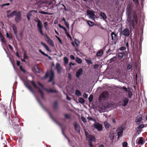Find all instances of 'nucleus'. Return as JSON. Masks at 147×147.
I'll list each match as a JSON object with an SVG mask.
<instances>
[{"instance_id":"obj_13","label":"nucleus","mask_w":147,"mask_h":147,"mask_svg":"<svg viewBox=\"0 0 147 147\" xmlns=\"http://www.w3.org/2000/svg\"><path fill=\"white\" fill-rule=\"evenodd\" d=\"M124 127L123 125L121 127H118L117 130L116 132L118 136H122L123 132Z\"/></svg>"},{"instance_id":"obj_23","label":"nucleus","mask_w":147,"mask_h":147,"mask_svg":"<svg viewBox=\"0 0 147 147\" xmlns=\"http://www.w3.org/2000/svg\"><path fill=\"white\" fill-rule=\"evenodd\" d=\"M56 69L58 73L60 74L61 72V67L60 64L59 63H57L56 65Z\"/></svg>"},{"instance_id":"obj_30","label":"nucleus","mask_w":147,"mask_h":147,"mask_svg":"<svg viewBox=\"0 0 147 147\" xmlns=\"http://www.w3.org/2000/svg\"><path fill=\"white\" fill-rule=\"evenodd\" d=\"M104 124L105 129L108 130L107 129L111 127V125L107 121H105Z\"/></svg>"},{"instance_id":"obj_14","label":"nucleus","mask_w":147,"mask_h":147,"mask_svg":"<svg viewBox=\"0 0 147 147\" xmlns=\"http://www.w3.org/2000/svg\"><path fill=\"white\" fill-rule=\"evenodd\" d=\"M73 125L75 128V131H77L78 134H80V129L81 128L80 125L78 124L76 121L74 122Z\"/></svg>"},{"instance_id":"obj_44","label":"nucleus","mask_w":147,"mask_h":147,"mask_svg":"<svg viewBox=\"0 0 147 147\" xmlns=\"http://www.w3.org/2000/svg\"><path fill=\"white\" fill-rule=\"evenodd\" d=\"M132 67L131 64V63H129L127 64V70H129Z\"/></svg>"},{"instance_id":"obj_46","label":"nucleus","mask_w":147,"mask_h":147,"mask_svg":"<svg viewBox=\"0 0 147 147\" xmlns=\"http://www.w3.org/2000/svg\"><path fill=\"white\" fill-rule=\"evenodd\" d=\"M139 126L137 127V129L139 130H142L144 127V124H141L140 125H139Z\"/></svg>"},{"instance_id":"obj_3","label":"nucleus","mask_w":147,"mask_h":147,"mask_svg":"<svg viewBox=\"0 0 147 147\" xmlns=\"http://www.w3.org/2000/svg\"><path fill=\"white\" fill-rule=\"evenodd\" d=\"M49 76V80H48V82H51L54 80L55 74L52 68L49 71H47L43 78V79H46Z\"/></svg>"},{"instance_id":"obj_39","label":"nucleus","mask_w":147,"mask_h":147,"mask_svg":"<svg viewBox=\"0 0 147 147\" xmlns=\"http://www.w3.org/2000/svg\"><path fill=\"white\" fill-rule=\"evenodd\" d=\"M89 138V140H88V141L94 142L95 141V137L92 135L90 136Z\"/></svg>"},{"instance_id":"obj_51","label":"nucleus","mask_w":147,"mask_h":147,"mask_svg":"<svg viewBox=\"0 0 147 147\" xmlns=\"http://www.w3.org/2000/svg\"><path fill=\"white\" fill-rule=\"evenodd\" d=\"M93 96L91 94L90 95L88 98L89 101L90 102H91L92 101L93 99Z\"/></svg>"},{"instance_id":"obj_31","label":"nucleus","mask_w":147,"mask_h":147,"mask_svg":"<svg viewBox=\"0 0 147 147\" xmlns=\"http://www.w3.org/2000/svg\"><path fill=\"white\" fill-rule=\"evenodd\" d=\"M33 69L36 73H39L40 72V69L37 65H34Z\"/></svg>"},{"instance_id":"obj_62","label":"nucleus","mask_w":147,"mask_h":147,"mask_svg":"<svg viewBox=\"0 0 147 147\" xmlns=\"http://www.w3.org/2000/svg\"><path fill=\"white\" fill-rule=\"evenodd\" d=\"M10 5V4L9 3H6L3 4H2L1 5V7H4L5 6H8Z\"/></svg>"},{"instance_id":"obj_20","label":"nucleus","mask_w":147,"mask_h":147,"mask_svg":"<svg viewBox=\"0 0 147 147\" xmlns=\"http://www.w3.org/2000/svg\"><path fill=\"white\" fill-rule=\"evenodd\" d=\"M45 91L49 93H58V91L56 89H53L51 88L48 89L47 88L45 89Z\"/></svg>"},{"instance_id":"obj_61","label":"nucleus","mask_w":147,"mask_h":147,"mask_svg":"<svg viewBox=\"0 0 147 147\" xmlns=\"http://www.w3.org/2000/svg\"><path fill=\"white\" fill-rule=\"evenodd\" d=\"M127 143L126 142H124L122 143V146L123 147H127Z\"/></svg>"},{"instance_id":"obj_58","label":"nucleus","mask_w":147,"mask_h":147,"mask_svg":"<svg viewBox=\"0 0 147 147\" xmlns=\"http://www.w3.org/2000/svg\"><path fill=\"white\" fill-rule=\"evenodd\" d=\"M85 133L86 136V138L87 139H88L89 138V136H89V134L88 132L87 131L85 130Z\"/></svg>"},{"instance_id":"obj_41","label":"nucleus","mask_w":147,"mask_h":147,"mask_svg":"<svg viewBox=\"0 0 147 147\" xmlns=\"http://www.w3.org/2000/svg\"><path fill=\"white\" fill-rule=\"evenodd\" d=\"M58 26L60 28L63 29L65 32V33H66V32H67V31L66 28L64 26H62L61 24H58Z\"/></svg>"},{"instance_id":"obj_10","label":"nucleus","mask_w":147,"mask_h":147,"mask_svg":"<svg viewBox=\"0 0 147 147\" xmlns=\"http://www.w3.org/2000/svg\"><path fill=\"white\" fill-rule=\"evenodd\" d=\"M129 102V99L125 97H124L122 100L119 102L123 106L125 107L128 104Z\"/></svg>"},{"instance_id":"obj_15","label":"nucleus","mask_w":147,"mask_h":147,"mask_svg":"<svg viewBox=\"0 0 147 147\" xmlns=\"http://www.w3.org/2000/svg\"><path fill=\"white\" fill-rule=\"evenodd\" d=\"M83 70L82 68H80L78 69L77 71L76 74V77L78 79L83 74Z\"/></svg>"},{"instance_id":"obj_45","label":"nucleus","mask_w":147,"mask_h":147,"mask_svg":"<svg viewBox=\"0 0 147 147\" xmlns=\"http://www.w3.org/2000/svg\"><path fill=\"white\" fill-rule=\"evenodd\" d=\"M30 83L32 84L33 86L35 88H36L38 86H37L36 84L33 80H32L30 81Z\"/></svg>"},{"instance_id":"obj_22","label":"nucleus","mask_w":147,"mask_h":147,"mask_svg":"<svg viewBox=\"0 0 147 147\" xmlns=\"http://www.w3.org/2000/svg\"><path fill=\"white\" fill-rule=\"evenodd\" d=\"M44 36L45 37H46L47 39V42L50 43V44L52 45V46H54V43L53 41L48 36L45 34H44L43 36Z\"/></svg>"},{"instance_id":"obj_56","label":"nucleus","mask_w":147,"mask_h":147,"mask_svg":"<svg viewBox=\"0 0 147 147\" xmlns=\"http://www.w3.org/2000/svg\"><path fill=\"white\" fill-rule=\"evenodd\" d=\"M64 116L66 119H70L71 118L70 116L68 114H65Z\"/></svg>"},{"instance_id":"obj_7","label":"nucleus","mask_w":147,"mask_h":147,"mask_svg":"<svg viewBox=\"0 0 147 147\" xmlns=\"http://www.w3.org/2000/svg\"><path fill=\"white\" fill-rule=\"evenodd\" d=\"M24 83L25 86L28 88L30 91L34 95V96L37 101L39 104V102H41L39 100V99L37 98V96H36L35 94L34 91V90L32 88L31 86L30 85L29 83L27 81H24Z\"/></svg>"},{"instance_id":"obj_8","label":"nucleus","mask_w":147,"mask_h":147,"mask_svg":"<svg viewBox=\"0 0 147 147\" xmlns=\"http://www.w3.org/2000/svg\"><path fill=\"white\" fill-rule=\"evenodd\" d=\"M109 97V92L105 91L102 92L99 97V99L102 100H106Z\"/></svg>"},{"instance_id":"obj_17","label":"nucleus","mask_w":147,"mask_h":147,"mask_svg":"<svg viewBox=\"0 0 147 147\" xmlns=\"http://www.w3.org/2000/svg\"><path fill=\"white\" fill-rule=\"evenodd\" d=\"M12 28L14 32V33L18 41H19V39L18 38V36L17 31V28L16 26L14 24H13L12 25Z\"/></svg>"},{"instance_id":"obj_48","label":"nucleus","mask_w":147,"mask_h":147,"mask_svg":"<svg viewBox=\"0 0 147 147\" xmlns=\"http://www.w3.org/2000/svg\"><path fill=\"white\" fill-rule=\"evenodd\" d=\"M128 92V97L129 98H131L132 96V92L129 90H128L127 92Z\"/></svg>"},{"instance_id":"obj_4","label":"nucleus","mask_w":147,"mask_h":147,"mask_svg":"<svg viewBox=\"0 0 147 147\" xmlns=\"http://www.w3.org/2000/svg\"><path fill=\"white\" fill-rule=\"evenodd\" d=\"M39 104L41 106V107L45 110L48 113V115H49L50 118L56 124H57L58 125H59L60 127H61V125L60 123L57 121V120H56L53 117L52 115L50 112L43 105L42 102H39Z\"/></svg>"},{"instance_id":"obj_6","label":"nucleus","mask_w":147,"mask_h":147,"mask_svg":"<svg viewBox=\"0 0 147 147\" xmlns=\"http://www.w3.org/2000/svg\"><path fill=\"white\" fill-rule=\"evenodd\" d=\"M132 10V5L131 3H129L126 8V14L128 17L127 20L130 22L131 19V14Z\"/></svg>"},{"instance_id":"obj_40","label":"nucleus","mask_w":147,"mask_h":147,"mask_svg":"<svg viewBox=\"0 0 147 147\" xmlns=\"http://www.w3.org/2000/svg\"><path fill=\"white\" fill-rule=\"evenodd\" d=\"M87 23L90 27L94 25L93 22L90 20H87Z\"/></svg>"},{"instance_id":"obj_11","label":"nucleus","mask_w":147,"mask_h":147,"mask_svg":"<svg viewBox=\"0 0 147 147\" xmlns=\"http://www.w3.org/2000/svg\"><path fill=\"white\" fill-rule=\"evenodd\" d=\"M20 123L15 124L13 125H10L11 127H13L14 130V131L16 133L18 132L20 130Z\"/></svg>"},{"instance_id":"obj_29","label":"nucleus","mask_w":147,"mask_h":147,"mask_svg":"<svg viewBox=\"0 0 147 147\" xmlns=\"http://www.w3.org/2000/svg\"><path fill=\"white\" fill-rule=\"evenodd\" d=\"M100 16L102 17L104 20H105L107 18V16L105 13L103 12H101L100 13Z\"/></svg>"},{"instance_id":"obj_25","label":"nucleus","mask_w":147,"mask_h":147,"mask_svg":"<svg viewBox=\"0 0 147 147\" xmlns=\"http://www.w3.org/2000/svg\"><path fill=\"white\" fill-rule=\"evenodd\" d=\"M104 50L102 49H100L96 53V56L97 57H101L103 54Z\"/></svg>"},{"instance_id":"obj_63","label":"nucleus","mask_w":147,"mask_h":147,"mask_svg":"<svg viewBox=\"0 0 147 147\" xmlns=\"http://www.w3.org/2000/svg\"><path fill=\"white\" fill-rule=\"evenodd\" d=\"M81 119L84 123H85L86 122V119L84 117H82Z\"/></svg>"},{"instance_id":"obj_34","label":"nucleus","mask_w":147,"mask_h":147,"mask_svg":"<svg viewBox=\"0 0 147 147\" xmlns=\"http://www.w3.org/2000/svg\"><path fill=\"white\" fill-rule=\"evenodd\" d=\"M138 144H141V145H142L143 144L144 140L142 137H140L139 138V140L138 142Z\"/></svg>"},{"instance_id":"obj_38","label":"nucleus","mask_w":147,"mask_h":147,"mask_svg":"<svg viewBox=\"0 0 147 147\" xmlns=\"http://www.w3.org/2000/svg\"><path fill=\"white\" fill-rule=\"evenodd\" d=\"M143 40V37L142 36L140 35V42L139 45L140 46V47H139V49H141V48L142 46V41Z\"/></svg>"},{"instance_id":"obj_42","label":"nucleus","mask_w":147,"mask_h":147,"mask_svg":"<svg viewBox=\"0 0 147 147\" xmlns=\"http://www.w3.org/2000/svg\"><path fill=\"white\" fill-rule=\"evenodd\" d=\"M64 64L65 65L67 64L68 63V59L67 57L65 56L63 58Z\"/></svg>"},{"instance_id":"obj_36","label":"nucleus","mask_w":147,"mask_h":147,"mask_svg":"<svg viewBox=\"0 0 147 147\" xmlns=\"http://www.w3.org/2000/svg\"><path fill=\"white\" fill-rule=\"evenodd\" d=\"M75 94L77 96H81L82 95V93L78 89L75 90Z\"/></svg>"},{"instance_id":"obj_1","label":"nucleus","mask_w":147,"mask_h":147,"mask_svg":"<svg viewBox=\"0 0 147 147\" xmlns=\"http://www.w3.org/2000/svg\"><path fill=\"white\" fill-rule=\"evenodd\" d=\"M1 112L2 113L3 116L5 117L7 116V113H8L7 118L9 120V124L10 125H13L15 124L20 123L19 119L18 117H12L11 115L10 116V113H8L9 109H7V107L3 105L1 106Z\"/></svg>"},{"instance_id":"obj_21","label":"nucleus","mask_w":147,"mask_h":147,"mask_svg":"<svg viewBox=\"0 0 147 147\" xmlns=\"http://www.w3.org/2000/svg\"><path fill=\"white\" fill-rule=\"evenodd\" d=\"M133 18L136 23L137 24L138 22V16L136 11H133Z\"/></svg>"},{"instance_id":"obj_59","label":"nucleus","mask_w":147,"mask_h":147,"mask_svg":"<svg viewBox=\"0 0 147 147\" xmlns=\"http://www.w3.org/2000/svg\"><path fill=\"white\" fill-rule=\"evenodd\" d=\"M24 58L26 59H28V57L27 55L26 52L24 51Z\"/></svg>"},{"instance_id":"obj_64","label":"nucleus","mask_w":147,"mask_h":147,"mask_svg":"<svg viewBox=\"0 0 147 147\" xmlns=\"http://www.w3.org/2000/svg\"><path fill=\"white\" fill-rule=\"evenodd\" d=\"M126 49V48L125 47H120L119 49V50L121 51H124Z\"/></svg>"},{"instance_id":"obj_12","label":"nucleus","mask_w":147,"mask_h":147,"mask_svg":"<svg viewBox=\"0 0 147 147\" xmlns=\"http://www.w3.org/2000/svg\"><path fill=\"white\" fill-rule=\"evenodd\" d=\"M87 15L89 16V18L92 19L94 20V16H95L94 12L93 11H90L89 9L87 10L86 11Z\"/></svg>"},{"instance_id":"obj_27","label":"nucleus","mask_w":147,"mask_h":147,"mask_svg":"<svg viewBox=\"0 0 147 147\" xmlns=\"http://www.w3.org/2000/svg\"><path fill=\"white\" fill-rule=\"evenodd\" d=\"M115 134L114 132L112 131L109 134V137L111 140H113L114 139Z\"/></svg>"},{"instance_id":"obj_60","label":"nucleus","mask_w":147,"mask_h":147,"mask_svg":"<svg viewBox=\"0 0 147 147\" xmlns=\"http://www.w3.org/2000/svg\"><path fill=\"white\" fill-rule=\"evenodd\" d=\"M40 13L44 14H47L49 15H52V13L47 12L44 11H41Z\"/></svg>"},{"instance_id":"obj_24","label":"nucleus","mask_w":147,"mask_h":147,"mask_svg":"<svg viewBox=\"0 0 147 147\" xmlns=\"http://www.w3.org/2000/svg\"><path fill=\"white\" fill-rule=\"evenodd\" d=\"M58 106L57 101V100H54L53 105V108L55 110H57L58 109Z\"/></svg>"},{"instance_id":"obj_26","label":"nucleus","mask_w":147,"mask_h":147,"mask_svg":"<svg viewBox=\"0 0 147 147\" xmlns=\"http://www.w3.org/2000/svg\"><path fill=\"white\" fill-rule=\"evenodd\" d=\"M39 52L43 55L45 56L48 57L49 59L51 60L52 58L51 57L49 56L47 54H46L41 49H39Z\"/></svg>"},{"instance_id":"obj_35","label":"nucleus","mask_w":147,"mask_h":147,"mask_svg":"<svg viewBox=\"0 0 147 147\" xmlns=\"http://www.w3.org/2000/svg\"><path fill=\"white\" fill-rule=\"evenodd\" d=\"M75 61L78 64H81L82 62V61L81 59L78 57H76L75 59Z\"/></svg>"},{"instance_id":"obj_28","label":"nucleus","mask_w":147,"mask_h":147,"mask_svg":"<svg viewBox=\"0 0 147 147\" xmlns=\"http://www.w3.org/2000/svg\"><path fill=\"white\" fill-rule=\"evenodd\" d=\"M125 53L124 52H121L119 53L117 55V56L119 59H121L125 55Z\"/></svg>"},{"instance_id":"obj_53","label":"nucleus","mask_w":147,"mask_h":147,"mask_svg":"<svg viewBox=\"0 0 147 147\" xmlns=\"http://www.w3.org/2000/svg\"><path fill=\"white\" fill-rule=\"evenodd\" d=\"M44 24L45 30H48L47 26H48L47 22H45L44 23Z\"/></svg>"},{"instance_id":"obj_19","label":"nucleus","mask_w":147,"mask_h":147,"mask_svg":"<svg viewBox=\"0 0 147 147\" xmlns=\"http://www.w3.org/2000/svg\"><path fill=\"white\" fill-rule=\"evenodd\" d=\"M122 33L124 36L128 37L130 35L129 30L128 28H126L123 30Z\"/></svg>"},{"instance_id":"obj_5","label":"nucleus","mask_w":147,"mask_h":147,"mask_svg":"<svg viewBox=\"0 0 147 147\" xmlns=\"http://www.w3.org/2000/svg\"><path fill=\"white\" fill-rule=\"evenodd\" d=\"M34 20L37 23V26L38 31L42 35H43L44 33L42 30L43 25L42 22L37 17L35 18Z\"/></svg>"},{"instance_id":"obj_16","label":"nucleus","mask_w":147,"mask_h":147,"mask_svg":"<svg viewBox=\"0 0 147 147\" xmlns=\"http://www.w3.org/2000/svg\"><path fill=\"white\" fill-rule=\"evenodd\" d=\"M112 40L115 42L114 44L116 43L118 40L117 35L114 32H113L111 33Z\"/></svg>"},{"instance_id":"obj_49","label":"nucleus","mask_w":147,"mask_h":147,"mask_svg":"<svg viewBox=\"0 0 147 147\" xmlns=\"http://www.w3.org/2000/svg\"><path fill=\"white\" fill-rule=\"evenodd\" d=\"M6 35L7 37L9 38V39H13V37L11 34H9L7 32L6 33Z\"/></svg>"},{"instance_id":"obj_18","label":"nucleus","mask_w":147,"mask_h":147,"mask_svg":"<svg viewBox=\"0 0 147 147\" xmlns=\"http://www.w3.org/2000/svg\"><path fill=\"white\" fill-rule=\"evenodd\" d=\"M142 120V119L141 116H138L136 118L135 122L137 125H139Z\"/></svg>"},{"instance_id":"obj_54","label":"nucleus","mask_w":147,"mask_h":147,"mask_svg":"<svg viewBox=\"0 0 147 147\" xmlns=\"http://www.w3.org/2000/svg\"><path fill=\"white\" fill-rule=\"evenodd\" d=\"M74 42L76 46H78L80 45V41H79L78 40L76 39L74 40Z\"/></svg>"},{"instance_id":"obj_50","label":"nucleus","mask_w":147,"mask_h":147,"mask_svg":"<svg viewBox=\"0 0 147 147\" xmlns=\"http://www.w3.org/2000/svg\"><path fill=\"white\" fill-rule=\"evenodd\" d=\"M132 1L135 3L136 7H138L139 5L138 0H132Z\"/></svg>"},{"instance_id":"obj_55","label":"nucleus","mask_w":147,"mask_h":147,"mask_svg":"<svg viewBox=\"0 0 147 147\" xmlns=\"http://www.w3.org/2000/svg\"><path fill=\"white\" fill-rule=\"evenodd\" d=\"M0 38L1 39V42L4 43L5 42V40L1 34H0Z\"/></svg>"},{"instance_id":"obj_52","label":"nucleus","mask_w":147,"mask_h":147,"mask_svg":"<svg viewBox=\"0 0 147 147\" xmlns=\"http://www.w3.org/2000/svg\"><path fill=\"white\" fill-rule=\"evenodd\" d=\"M20 70L21 71L23 72L24 74H25L26 73V70L23 68V67L22 66H20Z\"/></svg>"},{"instance_id":"obj_37","label":"nucleus","mask_w":147,"mask_h":147,"mask_svg":"<svg viewBox=\"0 0 147 147\" xmlns=\"http://www.w3.org/2000/svg\"><path fill=\"white\" fill-rule=\"evenodd\" d=\"M117 59V57L116 56H114L112 58L110 59L109 63H111L112 62H115L116 60Z\"/></svg>"},{"instance_id":"obj_2","label":"nucleus","mask_w":147,"mask_h":147,"mask_svg":"<svg viewBox=\"0 0 147 147\" xmlns=\"http://www.w3.org/2000/svg\"><path fill=\"white\" fill-rule=\"evenodd\" d=\"M15 15L14 20L17 23H19L21 20L22 12L20 11H17V10L13 11L10 14H7V17L8 18H12Z\"/></svg>"},{"instance_id":"obj_57","label":"nucleus","mask_w":147,"mask_h":147,"mask_svg":"<svg viewBox=\"0 0 147 147\" xmlns=\"http://www.w3.org/2000/svg\"><path fill=\"white\" fill-rule=\"evenodd\" d=\"M85 61L88 64H92V62L91 60L90 59H86Z\"/></svg>"},{"instance_id":"obj_32","label":"nucleus","mask_w":147,"mask_h":147,"mask_svg":"<svg viewBox=\"0 0 147 147\" xmlns=\"http://www.w3.org/2000/svg\"><path fill=\"white\" fill-rule=\"evenodd\" d=\"M32 12V11H30L29 12H28L27 13L26 16L27 18L28 21L30 20V17L31 16H32V15L31 13V12Z\"/></svg>"},{"instance_id":"obj_47","label":"nucleus","mask_w":147,"mask_h":147,"mask_svg":"<svg viewBox=\"0 0 147 147\" xmlns=\"http://www.w3.org/2000/svg\"><path fill=\"white\" fill-rule=\"evenodd\" d=\"M37 83L39 86H40L42 88L45 90V89L46 88H45L44 85L42 84L39 81Z\"/></svg>"},{"instance_id":"obj_33","label":"nucleus","mask_w":147,"mask_h":147,"mask_svg":"<svg viewBox=\"0 0 147 147\" xmlns=\"http://www.w3.org/2000/svg\"><path fill=\"white\" fill-rule=\"evenodd\" d=\"M61 129L63 134L65 138L68 140V144L69 145H71V144L70 143V142L69 139L68 138V137L65 135V134L64 133L63 131V128L62 127H61Z\"/></svg>"},{"instance_id":"obj_9","label":"nucleus","mask_w":147,"mask_h":147,"mask_svg":"<svg viewBox=\"0 0 147 147\" xmlns=\"http://www.w3.org/2000/svg\"><path fill=\"white\" fill-rule=\"evenodd\" d=\"M93 126L95 129H96L99 131H100L102 130V124L98 122L94 123L93 124Z\"/></svg>"},{"instance_id":"obj_43","label":"nucleus","mask_w":147,"mask_h":147,"mask_svg":"<svg viewBox=\"0 0 147 147\" xmlns=\"http://www.w3.org/2000/svg\"><path fill=\"white\" fill-rule=\"evenodd\" d=\"M79 102L82 104H84L85 102L84 100L82 98H80L78 99Z\"/></svg>"}]
</instances>
